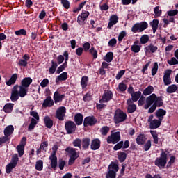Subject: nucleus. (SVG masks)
I'll list each match as a JSON object with an SVG mask.
<instances>
[{
  "instance_id": "obj_25",
  "label": "nucleus",
  "mask_w": 178,
  "mask_h": 178,
  "mask_svg": "<svg viewBox=\"0 0 178 178\" xmlns=\"http://www.w3.org/2000/svg\"><path fill=\"white\" fill-rule=\"evenodd\" d=\"M162 123L161 120H153L152 121H151L150 124H149V127L150 129H158V127H159V126H161Z\"/></svg>"
},
{
  "instance_id": "obj_54",
  "label": "nucleus",
  "mask_w": 178,
  "mask_h": 178,
  "mask_svg": "<svg viewBox=\"0 0 178 178\" xmlns=\"http://www.w3.org/2000/svg\"><path fill=\"white\" fill-rule=\"evenodd\" d=\"M30 115L33 116V118H35V120H37L38 122L40 120V115H38V113H37V111H31Z\"/></svg>"
},
{
  "instance_id": "obj_39",
  "label": "nucleus",
  "mask_w": 178,
  "mask_h": 178,
  "mask_svg": "<svg viewBox=\"0 0 178 178\" xmlns=\"http://www.w3.org/2000/svg\"><path fill=\"white\" fill-rule=\"evenodd\" d=\"M58 67V64L55 63L54 60L51 61V66L49 70L50 74H54L55 72H56V69Z\"/></svg>"
},
{
  "instance_id": "obj_11",
  "label": "nucleus",
  "mask_w": 178,
  "mask_h": 178,
  "mask_svg": "<svg viewBox=\"0 0 178 178\" xmlns=\"http://www.w3.org/2000/svg\"><path fill=\"white\" fill-rule=\"evenodd\" d=\"M170 74H172V70H167L165 71L163 76V82L165 86H169V84H172Z\"/></svg>"
},
{
  "instance_id": "obj_24",
  "label": "nucleus",
  "mask_w": 178,
  "mask_h": 178,
  "mask_svg": "<svg viewBox=\"0 0 178 178\" xmlns=\"http://www.w3.org/2000/svg\"><path fill=\"white\" fill-rule=\"evenodd\" d=\"M31 83H33V79H31V78L30 77L24 78L22 81L21 86L24 87L25 88H29Z\"/></svg>"
},
{
  "instance_id": "obj_44",
  "label": "nucleus",
  "mask_w": 178,
  "mask_h": 178,
  "mask_svg": "<svg viewBox=\"0 0 178 178\" xmlns=\"http://www.w3.org/2000/svg\"><path fill=\"white\" fill-rule=\"evenodd\" d=\"M118 159L120 162H124L126 161V157L127 156L126 155V153L124 152H118Z\"/></svg>"
},
{
  "instance_id": "obj_61",
  "label": "nucleus",
  "mask_w": 178,
  "mask_h": 178,
  "mask_svg": "<svg viewBox=\"0 0 178 178\" xmlns=\"http://www.w3.org/2000/svg\"><path fill=\"white\" fill-rule=\"evenodd\" d=\"M154 12L156 16H161L162 15V10L159 6H156L154 9Z\"/></svg>"
},
{
  "instance_id": "obj_16",
  "label": "nucleus",
  "mask_w": 178,
  "mask_h": 178,
  "mask_svg": "<svg viewBox=\"0 0 178 178\" xmlns=\"http://www.w3.org/2000/svg\"><path fill=\"white\" fill-rule=\"evenodd\" d=\"M29 60H30V56L29 54H24L22 59L19 60L18 65L19 66L26 67L29 65Z\"/></svg>"
},
{
  "instance_id": "obj_30",
  "label": "nucleus",
  "mask_w": 178,
  "mask_h": 178,
  "mask_svg": "<svg viewBox=\"0 0 178 178\" xmlns=\"http://www.w3.org/2000/svg\"><path fill=\"white\" fill-rule=\"evenodd\" d=\"M13 106H15V104L12 103H7L4 107H3V111L6 112V113H10L12 111H13Z\"/></svg>"
},
{
  "instance_id": "obj_29",
  "label": "nucleus",
  "mask_w": 178,
  "mask_h": 178,
  "mask_svg": "<svg viewBox=\"0 0 178 178\" xmlns=\"http://www.w3.org/2000/svg\"><path fill=\"white\" fill-rule=\"evenodd\" d=\"M67 80V72H63L56 79V83H60V81H65Z\"/></svg>"
},
{
  "instance_id": "obj_56",
  "label": "nucleus",
  "mask_w": 178,
  "mask_h": 178,
  "mask_svg": "<svg viewBox=\"0 0 178 178\" xmlns=\"http://www.w3.org/2000/svg\"><path fill=\"white\" fill-rule=\"evenodd\" d=\"M158 72V63H154L153 68L152 69V75L155 76Z\"/></svg>"
},
{
  "instance_id": "obj_40",
  "label": "nucleus",
  "mask_w": 178,
  "mask_h": 178,
  "mask_svg": "<svg viewBox=\"0 0 178 178\" xmlns=\"http://www.w3.org/2000/svg\"><path fill=\"white\" fill-rule=\"evenodd\" d=\"M43 168H44V162L42 161V160H38L35 164L36 170L41 172Z\"/></svg>"
},
{
  "instance_id": "obj_35",
  "label": "nucleus",
  "mask_w": 178,
  "mask_h": 178,
  "mask_svg": "<svg viewBox=\"0 0 178 178\" xmlns=\"http://www.w3.org/2000/svg\"><path fill=\"white\" fill-rule=\"evenodd\" d=\"M153 33L155 34L156 33V30H158V24H159V21L158 19H154L151 23H150Z\"/></svg>"
},
{
  "instance_id": "obj_21",
  "label": "nucleus",
  "mask_w": 178,
  "mask_h": 178,
  "mask_svg": "<svg viewBox=\"0 0 178 178\" xmlns=\"http://www.w3.org/2000/svg\"><path fill=\"white\" fill-rule=\"evenodd\" d=\"M90 147L91 149H92L93 151L99 149V147H101V141L99 140V139H94L92 141Z\"/></svg>"
},
{
  "instance_id": "obj_17",
  "label": "nucleus",
  "mask_w": 178,
  "mask_h": 178,
  "mask_svg": "<svg viewBox=\"0 0 178 178\" xmlns=\"http://www.w3.org/2000/svg\"><path fill=\"white\" fill-rule=\"evenodd\" d=\"M118 22H119V17H118V15H111L109 19V22L107 29H112V27H113V26H115V24H116Z\"/></svg>"
},
{
  "instance_id": "obj_43",
  "label": "nucleus",
  "mask_w": 178,
  "mask_h": 178,
  "mask_svg": "<svg viewBox=\"0 0 178 178\" xmlns=\"http://www.w3.org/2000/svg\"><path fill=\"white\" fill-rule=\"evenodd\" d=\"M86 3H87L86 1H83V2H82V3H81L79 5L78 7H76V8H74L73 12H74V13H77V12H80V10H81V9H83V8L84 7V5H86Z\"/></svg>"
},
{
  "instance_id": "obj_9",
  "label": "nucleus",
  "mask_w": 178,
  "mask_h": 178,
  "mask_svg": "<svg viewBox=\"0 0 178 178\" xmlns=\"http://www.w3.org/2000/svg\"><path fill=\"white\" fill-rule=\"evenodd\" d=\"M88 16H90V12L85 11L81 13L77 17V23L80 24V26L86 24V22H87Z\"/></svg>"
},
{
  "instance_id": "obj_27",
  "label": "nucleus",
  "mask_w": 178,
  "mask_h": 178,
  "mask_svg": "<svg viewBox=\"0 0 178 178\" xmlns=\"http://www.w3.org/2000/svg\"><path fill=\"white\" fill-rule=\"evenodd\" d=\"M63 98H65V95H60L58 91L55 92L54 95V99L56 104L58 102H60V101H62Z\"/></svg>"
},
{
  "instance_id": "obj_15",
  "label": "nucleus",
  "mask_w": 178,
  "mask_h": 178,
  "mask_svg": "<svg viewBox=\"0 0 178 178\" xmlns=\"http://www.w3.org/2000/svg\"><path fill=\"white\" fill-rule=\"evenodd\" d=\"M111 99H112V92L107 91L103 95L102 99L99 100V103L105 104V102H108Z\"/></svg>"
},
{
  "instance_id": "obj_7",
  "label": "nucleus",
  "mask_w": 178,
  "mask_h": 178,
  "mask_svg": "<svg viewBox=\"0 0 178 178\" xmlns=\"http://www.w3.org/2000/svg\"><path fill=\"white\" fill-rule=\"evenodd\" d=\"M120 140V132L117 131L112 133L111 136H108L107 138V143L108 144H116L119 143Z\"/></svg>"
},
{
  "instance_id": "obj_6",
  "label": "nucleus",
  "mask_w": 178,
  "mask_h": 178,
  "mask_svg": "<svg viewBox=\"0 0 178 178\" xmlns=\"http://www.w3.org/2000/svg\"><path fill=\"white\" fill-rule=\"evenodd\" d=\"M17 162H19V156L17 154H15L13 156L11 162L6 165V173H10L12 172V169L16 168V165H17Z\"/></svg>"
},
{
  "instance_id": "obj_52",
  "label": "nucleus",
  "mask_w": 178,
  "mask_h": 178,
  "mask_svg": "<svg viewBox=\"0 0 178 178\" xmlns=\"http://www.w3.org/2000/svg\"><path fill=\"white\" fill-rule=\"evenodd\" d=\"M90 54H91V55H92L93 59H97V58H98V51H97V50H95V49H94V47H92L90 49Z\"/></svg>"
},
{
  "instance_id": "obj_42",
  "label": "nucleus",
  "mask_w": 178,
  "mask_h": 178,
  "mask_svg": "<svg viewBox=\"0 0 178 178\" xmlns=\"http://www.w3.org/2000/svg\"><path fill=\"white\" fill-rule=\"evenodd\" d=\"M177 90V86L176 85H171L168 87L167 88V92L169 94H172V92H176Z\"/></svg>"
},
{
  "instance_id": "obj_45",
  "label": "nucleus",
  "mask_w": 178,
  "mask_h": 178,
  "mask_svg": "<svg viewBox=\"0 0 178 178\" xmlns=\"http://www.w3.org/2000/svg\"><path fill=\"white\" fill-rule=\"evenodd\" d=\"M38 123V120H35V119L32 118L31 120V124L29 126V130H30V131L33 130V129H34V127H35V126L37 125Z\"/></svg>"
},
{
  "instance_id": "obj_23",
  "label": "nucleus",
  "mask_w": 178,
  "mask_h": 178,
  "mask_svg": "<svg viewBox=\"0 0 178 178\" xmlns=\"http://www.w3.org/2000/svg\"><path fill=\"white\" fill-rule=\"evenodd\" d=\"M44 123L47 129H52L54 126V121L49 118V116H45L44 118Z\"/></svg>"
},
{
  "instance_id": "obj_2",
  "label": "nucleus",
  "mask_w": 178,
  "mask_h": 178,
  "mask_svg": "<svg viewBox=\"0 0 178 178\" xmlns=\"http://www.w3.org/2000/svg\"><path fill=\"white\" fill-rule=\"evenodd\" d=\"M127 119V114L123 112V111L120 109H117L115 111L114 114V123L118 124L119 123H122V122H124Z\"/></svg>"
},
{
  "instance_id": "obj_22",
  "label": "nucleus",
  "mask_w": 178,
  "mask_h": 178,
  "mask_svg": "<svg viewBox=\"0 0 178 178\" xmlns=\"http://www.w3.org/2000/svg\"><path fill=\"white\" fill-rule=\"evenodd\" d=\"M54 105V100H52V97H47L43 102L42 106L44 108H51Z\"/></svg>"
},
{
  "instance_id": "obj_37",
  "label": "nucleus",
  "mask_w": 178,
  "mask_h": 178,
  "mask_svg": "<svg viewBox=\"0 0 178 178\" xmlns=\"http://www.w3.org/2000/svg\"><path fill=\"white\" fill-rule=\"evenodd\" d=\"M131 97H132V101L134 102H136L138 101V99H140V97H141V92L140 91L134 92V93H132Z\"/></svg>"
},
{
  "instance_id": "obj_60",
  "label": "nucleus",
  "mask_w": 178,
  "mask_h": 178,
  "mask_svg": "<svg viewBox=\"0 0 178 178\" xmlns=\"http://www.w3.org/2000/svg\"><path fill=\"white\" fill-rule=\"evenodd\" d=\"M122 147H123V141H120L118 143H117L114 147V151H118V149H120Z\"/></svg>"
},
{
  "instance_id": "obj_10",
  "label": "nucleus",
  "mask_w": 178,
  "mask_h": 178,
  "mask_svg": "<svg viewBox=\"0 0 178 178\" xmlns=\"http://www.w3.org/2000/svg\"><path fill=\"white\" fill-rule=\"evenodd\" d=\"M65 115H66V108L61 106L56 110V118L59 120H63L65 119Z\"/></svg>"
},
{
  "instance_id": "obj_26",
  "label": "nucleus",
  "mask_w": 178,
  "mask_h": 178,
  "mask_svg": "<svg viewBox=\"0 0 178 178\" xmlns=\"http://www.w3.org/2000/svg\"><path fill=\"white\" fill-rule=\"evenodd\" d=\"M15 130V128L13 127V125H8L5 129H4V135L6 137H9L11 134H13V131Z\"/></svg>"
},
{
  "instance_id": "obj_3",
  "label": "nucleus",
  "mask_w": 178,
  "mask_h": 178,
  "mask_svg": "<svg viewBox=\"0 0 178 178\" xmlns=\"http://www.w3.org/2000/svg\"><path fill=\"white\" fill-rule=\"evenodd\" d=\"M119 170V165L115 163H111L108 166V171L106 175V178H116V172Z\"/></svg>"
},
{
  "instance_id": "obj_53",
  "label": "nucleus",
  "mask_w": 178,
  "mask_h": 178,
  "mask_svg": "<svg viewBox=\"0 0 178 178\" xmlns=\"http://www.w3.org/2000/svg\"><path fill=\"white\" fill-rule=\"evenodd\" d=\"M168 65H170L171 66H173L175 65H178V60L176 59V58L172 57L170 60H168Z\"/></svg>"
},
{
  "instance_id": "obj_20",
  "label": "nucleus",
  "mask_w": 178,
  "mask_h": 178,
  "mask_svg": "<svg viewBox=\"0 0 178 178\" xmlns=\"http://www.w3.org/2000/svg\"><path fill=\"white\" fill-rule=\"evenodd\" d=\"M147 141V136L145 134H139L136 138V143L138 145H144Z\"/></svg>"
},
{
  "instance_id": "obj_28",
  "label": "nucleus",
  "mask_w": 178,
  "mask_h": 178,
  "mask_svg": "<svg viewBox=\"0 0 178 178\" xmlns=\"http://www.w3.org/2000/svg\"><path fill=\"white\" fill-rule=\"evenodd\" d=\"M165 115H166V111L161 108L157 110L156 112V116L161 121L163 120V116H165Z\"/></svg>"
},
{
  "instance_id": "obj_46",
  "label": "nucleus",
  "mask_w": 178,
  "mask_h": 178,
  "mask_svg": "<svg viewBox=\"0 0 178 178\" xmlns=\"http://www.w3.org/2000/svg\"><path fill=\"white\" fill-rule=\"evenodd\" d=\"M17 152H18L19 156H23V155L24 154V146L22 145H19L17 147Z\"/></svg>"
},
{
  "instance_id": "obj_63",
  "label": "nucleus",
  "mask_w": 178,
  "mask_h": 178,
  "mask_svg": "<svg viewBox=\"0 0 178 178\" xmlns=\"http://www.w3.org/2000/svg\"><path fill=\"white\" fill-rule=\"evenodd\" d=\"M27 34V31H26L24 29H20L15 31L16 35H26Z\"/></svg>"
},
{
  "instance_id": "obj_34",
  "label": "nucleus",
  "mask_w": 178,
  "mask_h": 178,
  "mask_svg": "<svg viewBox=\"0 0 178 178\" xmlns=\"http://www.w3.org/2000/svg\"><path fill=\"white\" fill-rule=\"evenodd\" d=\"M103 59L108 63H110V62H112V60H113V52L107 53L106 55L103 58Z\"/></svg>"
},
{
  "instance_id": "obj_47",
  "label": "nucleus",
  "mask_w": 178,
  "mask_h": 178,
  "mask_svg": "<svg viewBox=\"0 0 178 178\" xmlns=\"http://www.w3.org/2000/svg\"><path fill=\"white\" fill-rule=\"evenodd\" d=\"M48 147V142H43L40 145V147L38 149V152H41V151H47V148Z\"/></svg>"
},
{
  "instance_id": "obj_5",
  "label": "nucleus",
  "mask_w": 178,
  "mask_h": 178,
  "mask_svg": "<svg viewBox=\"0 0 178 178\" xmlns=\"http://www.w3.org/2000/svg\"><path fill=\"white\" fill-rule=\"evenodd\" d=\"M166 159H168V154H166V153L163 152L161 154L160 158H157L156 159L154 163H155L156 166H158L159 168H160V169L162 168H165V166H166V163H167Z\"/></svg>"
},
{
  "instance_id": "obj_62",
  "label": "nucleus",
  "mask_w": 178,
  "mask_h": 178,
  "mask_svg": "<svg viewBox=\"0 0 178 178\" xmlns=\"http://www.w3.org/2000/svg\"><path fill=\"white\" fill-rule=\"evenodd\" d=\"M127 33L126 31H122L120 32V33L118 35V41L121 42V41H123V38L126 36Z\"/></svg>"
},
{
  "instance_id": "obj_58",
  "label": "nucleus",
  "mask_w": 178,
  "mask_h": 178,
  "mask_svg": "<svg viewBox=\"0 0 178 178\" xmlns=\"http://www.w3.org/2000/svg\"><path fill=\"white\" fill-rule=\"evenodd\" d=\"M49 84V80H48V79H44L40 83V86L42 88H45V87H47V86H48Z\"/></svg>"
},
{
  "instance_id": "obj_13",
  "label": "nucleus",
  "mask_w": 178,
  "mask_h": 178,
  "mask_svg": "<svg viewBox=\"0 0 178 178\" xmlns=\"http://www.w3.org/2000/svg\"><path fill=\"white\" fill-rule=\"evenodd\" d=\"M95 123H97V119L94 117L89 116L84 119L83 125L85 127H87L88 126H94Z\"/></svg>"
},
{
  "instance_id": "obj_33",
  "label": "nucleus",
  "mask_w": 178,
  "mask_h": 178,
  "mask_svg": "<svg viewBox=\"0 0 178 178\" xmlns=\"http://www.w3.org/2000/svg\"><path fill=\"white\" fill-rule=\"evenodd\" d=\"M88 84V76H82L81 79V86L83 90H84V88L87 87Z\"/></svg>"
},
{
  "instance_id": "obj_57",
  "label": "nucleus",
  "mask_w": 178,
  "mask_h": 178,
  "mask_svg": "<svg viewBox=\"0 0 178 178\" xmlns=\"http://www.w3.org/2000/svg\"><path fill=\"white\" fill-rule=\"evenodd\" d=\"M118 90L119 91H126L127 90V86L124 84V83H120L118 85Z\"/></svg>"
},
{
  "instance_id": "obj_32",
  "label": "nucleus",
  "mask_w": 178,
  "mask_h": 178,
  "mask_svg": "<svg viewBox=\"0 0 178 178\" xmlns=\"http://www.w3.org/2000/svg\"><path fill=\"white\" fill-rule=\"evenodd\" d=\"M83 115H81V113H78L75 115L74 117V120L76 124H78V126H80V124H83Z\"/></svg>"
},
{
  "instance_id": "obj_55",
  "label": "nucleus",
  "mask_w": 178,
  "mask_h": 178,
  "mask_svg": "<svg viewBox=\"0 0 178 178\" xmlns=\"http://www.w3.org/2000/svg\"><path fill=\"white\" fill-rule=\"evenodd\" d=\"M101 134L102 136H106L108 133H109V128L108 127H103L100 130Z\"/></svg>"
},
{
  "instance_id": "obj_41",
  "label": "nucleus",
  "mask_w": 178,
  "mask_h": 178,
  "mask_svg": "<svg viewBox=\"0 0 178 178\" xmlns=\"http://www.w3.org/2000/svg\"><path fill=\"white\" fill-rule=\"evenodd\" d=\"M82 147L83 148H85V149H86V148H88V147H90V138H84L82 140Z\"/></svg>"
},
{
  "instance_id": "obj_18",
  "label": "nucleus",
  "mask_w": 178,
  "mask_h": 178,
  "mask_svg": "<svg viewBox=\"0 0 178 178\" xmlns=\"http://www.w3.org/2000/svg\"><path fill=\"white\" fill-rule=\"evenodd\" d=\"M127 104L128 105L127 111L129 112V113H133L136 112V109H137V106L133 104V102L131 100V99H129L127 100Z\"/></svg>"
},
{
  "instance_id": "obj_48",
  "label": "nucleus",
  "mask_w": 178,
  "mask_h": 178,
  "mask_svg": "<svg viewBox=\"0 0 178 178\" xmlns=\"http://www.w3.org/2000/svg\"><path fill=\"white\" fill-rule=\"evenodd\" d=\"M148 41H149V36H148V35H143L140 39V42L142 44H147Z\"/></svg>"
},
{
  "instance_id": "obj_50",
  "label": "nucleus",
  "mask_w": 178,
  "mask_h": 178,
  "mask_svg": "<svg viewBox=\"0 0 178 178\" xmlns=\"http://www.w3.org/2000/svg\"><path fill=\"white\" fill-rule=\"evenodd\" d=\"M131 49L132 52H134L135 54L138 53L139 51L141 49V46L138 44H133L131 47Z\"/></svg>"
},
{
  "instance_id": "obj_8",
  "label": "nucleus",
  "mask_w": 178,
  "mask_h": 178,
  "mask_svg": "<svg viewBox=\"0 0 178 178\" xmlns=\"http://www.w3.org/2000/svg\"><path fill=\"white\" fill-rule=\"evenodd\" d=\"M76 124L72 121H68L65 122V128L67 134H73L76 131Z\"/></svg>"
},
{
  "instance_id": "obj_19",
  "label": "nucleus",
  "mask_w": 178,
  "mask_h": 178,
  "mask_svg": "<svg viewBox=\"0 0 178 178\" xmlns=\"http://www.w3.org/2000/svg\"><path fill=\"white\" fill-rule=\"evenodd\" d=\"M18 94L21 98H24L26 95H27V92L29 91V89L27 88H24V86H22L21 85L18 86Z\"/></svg>"
},
{
  "instance_id": "obj_64",
  "label": "nucleus",
  "mask_w": 178,
  "mask_h": 178,
  "mask_svg": "<svg viewBox=\"0 0 178 178\" xmlns=\"http://www.w3.org/2000/svg\"><path fill=\"white\" fill-rule=\"evenodd\" d=\"M151 145H152L151 140H147L143 147L144 150L149 151V148H151Z\"/></svg>"
},
{
  "instance_id": "obj_31",
  "label": "nucleus",
  "mask_w": 178,
  "mask_h": 178,
  "mask_svg": "<svg viewBox=\"0 0 178 178\" xmlns=\"http://www.w3.org/2000/svg\"><path fill=\"white\" fill-rule=\"evenodd\" d=\"M16 80H17V74H14L10 79L6 82V84L7 86H12L16 83Z\"/></svg>"
},
{
  "instance_id": "obj_14",
  "label": "nucleus",
  "mask_w": 178,
  "mask_h": 178,
  "mask_svg": "<svg viewBox=\"0 0 178 178\" xmlns=\"http://www.w3.org/2000/svg\"><path fill=\"white\" fill-rule=\"evenodd\" d=\"M51 161V166L52 169H56L58 166V158L56 157V152L54 151L53 154L49 156Z\"/></svg>"
},
{
  "instance_id": "obj_59",
  "label": "nucleus",
  "mask_w": 178,
  "mask_h": 178,
  "mask_svg": "<svg viewBox=\"0 0 178 178\" xmlns=\"http://www.w3.org/2000/svg\"><path fill=\"white\" fill-rule=\"evenodd\" d=\"M74 147H78V148H81V140L79 138L76 139L73 142Z\"/></svg>"
},
{
  "instance_id": "obj_1",
  "label": "nucleus",
  "mask_w": 178,
  "mask_h": 178,
  "mask_svg": "<svg viewBox=\"0 0 178 178\" xmlns=\"http://www.w3.org/2000/svg\"><path fill=\"white\" fill-rule=\"evenodd\" d=\"M162 105H163L162 99L159 97H157L155 93H153L146 98V103L144 105V108L148 109L149 108L148 110V113H154L156 108L162 106Z\"/></svg>"
},
{
  "instance_id": "obj_4",
  "label": "nucleus",
  "mask_w": 178,
  "mask_h": 178,
  "mask_svg": "<svg viewBox=\"0 0 178 178\" xmlns=\"http://www.w3.org/2000/svg\"><path fill=\"white\" fill-rule=\"evenodd\" d=\"M148 28V24L145 22L135 24L132 28V33H143L144 30Z\"/></svg>"
},
{
  "instance_id": "obj_36",
  "label": "nucleus",
  "mask_w": 178,
  "mask_h": 178,
  "mask_svg": "<svg viewBox=\"0 0 178 178\" xmlns=\"http://www.w3.org/2000/svg\"><path fill=\"white\" fill-rule=\"evenodd\" d=\"M146 52H152L154 54V52L158 50V47L156 46H154L153 44H150L145 48Z\"/></svg>"
},
{
  "instance_id": "obj_38",
  "label": "nucleus",
  "mask_w": 178,
  "mask_h": 178,
  "mask_svg": "<svg viewBox=\"0 0 178 178\" xmlns=\"http://www.w3.org/2000/svg\"><path fill=\"white\" fill-rule=\"evenodd\" d=\"M152 92H154V87L149 86L143 90V95H150Z\"/></svg>"
},
{
  "instance_id": "obj_49",
  "label": "nucleus",
  "mask_w": 178,
  "mask_h": 178,
  "mask_svg": "<svg viewBox=\"0 0 178 178\" xmlns=\"http://www.w3.org/2000/svg\"><path fill=\"white\" fill-rule=\"evenodd\" d=\"M150 134H152L153 137L154 144H158L159 138L158 134H156V131H150Z\"/></svg>"
},
{
  "instance_id": "obj_12",
  "label": "nucleus",
  "mask_w": 178,
  "mask_h": 178,
  "mask_svg": "<svg viewBox=\"0 0 178 178\" xmlns=\"http://www.w3.org/2000/svg\"><path fill=\"white\" fill-rule=\"evenodd\" d=\"M19 88V86L16 85L13 87V89L12 90L11 92V97H10V99L13 102H15V101H17V99H19V90H17Z\"/></svg>"
},
{
  "instance_id": "obj_51",
  "label": "nucleus",
  "mask_w": 178,
  "mask_h": 178,
  "mask_svg": "<svg viewBox=\"0 0 178 178\" xmlns=\"http://www.w3.org/2000/svg\"><path fill=\"white\" fill-rule=\"evenodd\" d=\"M66 67H67V65H66V63H64L62 65L58 67L56 70V73L58 74H59L60 73H62V72H63V70H65Z\"/></svg>"
}]
</instances>
